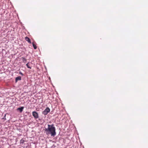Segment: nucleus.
I'll use <instances>...</instances> for the list:
<instances>
[{"label": "nucleus", "mask_w": 148, "mask_h": 148, "mask_svg": "<svg viewBox=\"0 0 148 148\" xmlns=\"http://www.w3.org/2000/svg\"><path fill=\"white\" fill-rule=\"evenodd\" d=\"M50 111V109L49 108L47 107L43 112L42 113L45 115H46Z\"/></svg>", "instance_id": "nucleus-2"}, {"label": "nucleus", "mask_w": 148, "mask_h": 148, "mask_svg": "<svg viewBox=\"0 0 148 148\" xmlns=\"http://www.w3.org/2000/svg\"><path fill=\"white\" fill-rule=\"evenodd\" d=\"M32 115L34 116V118L37 119L38 118V113L36 111H34L32 112Z\"/></svg>", "instance_id": "nucleus-3"}, {"label": "nucleus", "mask_w": 148, "mask_h": 148, "mask_svg": "<svg viewBox=\"0 0 148 148\" xmlns=\"http://www.w3.org/2000/svg\"><path fill=\"white\" fill-rule=\"evenodd\" d=\"M22 61L23 62H24L25 63L26 62L27 60L24 58L22 57Z\"/></svg>", "instance_id": "nucleus-8"}, {"label": "nucleus", "mask_w": 148, "mask_h": 148, "mask_svg": "<svg viewBox=\"0 0 148 148\" xmlns=\"http://www.w3.org/2000/svg\"><path fill=\"white\" fill-rule=\"evenodd\" d=\"M21 74H22V75H23V74L22 73H21Z\"/></svg>", "instance_id": "nucleus-10"}, {"label": "nucleus", "mask_w": 148, "mask_h": 148, "mask_svg": "<svg viewBox=\"0 0 148 148\" xmlns=\"http://www.w3.org/2000/svg\"><path fill=\"white\" fill-rule=\"evenodd\" d=\"M21 76H18L17 77H16V78L15 80L17 82L18 80H20L21 79Z\"/></svg>", "instance_id": "nucleus-7"}, {"label": "nucleus", "mask_w": 148, "mask_h": 148, "mask_svg": "<svg viewBox=\"0 0 148 148\" xmlns=\"http://www.w3.org/2000/svg\"><path fill=\"white\" fill-rule=\"evenodd\" d=\"M23 108V107H21L20 108H18L17 110H19L20 111V112H22Z\"/></svg>", "instance_id": "nucleus-6"}, {"label": "nucleus", "mask_w": 148, "mask_h": 148, "mask_svg": "<svg viewBox=\"0 0 148 148\" xmlns=\"http://www.w3.org/2000/svg\"><path fill=\"white\" fill-rule=\"evenodd\" d=\"M35 43H36L34 42H33L32 43L33 46L34 48L35 49H37V47Z\"/></svg>", "instance_id": "nucleus-5"}, {"label": "nucleus", "mask_w": 148, "mask_h": 148, "mask_svg": "<svg viewBox=\"0 0 148 148\" xmlns=\"http://www.w3.org/2000/svg\"><path fill=\"white\" fill-rule=\"evenodd\" d=\"M29 63H27V64H26V66H27V68H28L31 69V68L30 66H29Z\"/></svg>", "instance_id": "nucleus-9"}, {"label": "nucleus", "mask_w": 148, "mask_h": 148, "mask_svg": "<svg viewBox=\"0 0 148 148\" xmlns=\"http://www.w3.org/2000/svg\"><path fill=\"white\" fill-rule=\"evenodd\" d=\"M25 39L26 41H27L29 43H31V42L30 39L27 37H26L25 38Z\"/></svg>", "instance_id": "nucleus-4"}, {"label": "nucleus", "mask_w": 148, "mask_h": 148, "mask_svg": "<svg viewBox=\"0 0 148 148\" xmlns=\"http://www.w3.org/2000/svg\"><path fill=\"white\" fill-rule=\"evenodd\" d=\"M48 127L45 129L47 134H51V136H54L56 135V129L54 125L53 124L48 125Z\"/></svg>", "instance_id": "nucleus-1"}]
</instances>
